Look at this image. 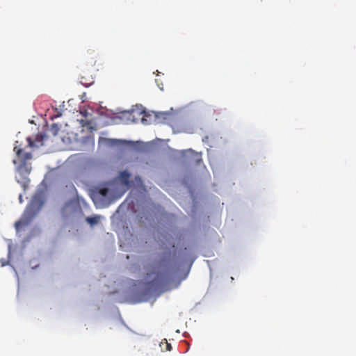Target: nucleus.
Here are the masks:
<instances>
[{
  "label": "nucleus",
  "mask_w": 356,
  "mask_h": 356,
  "mask_svg": "<svg viewBox=\"0 0 356 356\" xmlns=\"http://www.w3.org/2000/svg\"><path fill=\"white\" fill-rule=\"evenodd\" d=\"M130 174L127 171H123L120 174V179L121 181L126 186L129 185Z\"/></svg>",
  "instance_id": "obj_6"
},
{
  "label": "nucleus",
  "mask_w": 356,
  "mask_h": 356,
  "mask_svg": "<svg viewBox=\"0 0 356 356\" xmlns=\"http://www.w3.org/2000/svg\"><path fill=\"white\" fill-rule=\"evenodd\" d=\"M60 130V126L58 124L54 123L51 124L50 131L54 136H56Z\"/></svg>",
  "instance_id": "obj_10"
},
{
  "label": "nucleus",
  "mask_w": 356,
  "mask_h": 356,
  "mask_svg": "<svg viewBox=\"0 0 356 356\" xmlns=\"http://www.w3.org/2000/svg\"><path fill=\"white\" fill-rule=\"evenodd\" d=\"M183 155L186 157V161L189 163H195L198 165L202 162V154L196 152L193 149H187L183 152Z\"/></svg>",
  "instance_id": "obj_2"
},
{
  "label": "nucleus",
  "mask_w": 356,
  "mask_h": 356,
  "mask_svg": "<svg viewBox=\"0 0 356 356\" xmlns=\"http://www.w3.org/2000/svg\"><path fill=\"white\" fill-rule=\"evenodd\" d=\"M16 143H18V142L17 141ZM13 150L17 155L19 162L20 163V166L25 165L27 161L32 159L31 153L24 152V150L17 144H15Z\"/></svg>",
  "instance_id": "obj_3"
},
{
  "label": "nucleus",
  "mask_w": 356,
  "mask_h": 356,
  "mask_svg": "<svg viewBox=\"0 0 356 356\" xmlns=\"http://www.w3.org/2000/svg\"><path fill=\"white\" fill-rule=\"evenodd\" d=\"M109 192V190L108 188H102L99 190V194L102 197H106L108 193Z\"/></svg>",
  "instance_id": "obj_11"
},
{
  "label": "nucleus",
  "mask_w": 356,
  "mask_h": 356,
  "mask_svg": "<svg viewBox=\"0 0 356 356\" xmlns=\"http://www.w3.org/2000/svg\"><path fill=\"white\" fill-rule=\"evenodd\" d=\"M166 280V276L164 273L157 272L154 280L152 281V284H157Z\"/></svg>",
  "instance_id": "obj_5"
},
{
  "label": "nucleus",
  "mask_w": 356,
  "mask_h": 356,
  "mask_svg": "<svg viewBox=\"0 0 356 356\" xmlns=\"http://www.w3.org/2000/svg\"><path fill=\"white\" fill-rule=\"evenodd\" d=\"M13 163H14V164H16V163H17V161H16V160H14V161H13Z\"/></svg>",
  "instance_id": "obj_14"
},
{
  "label": "nucleus",
  "mask_w": 356,
  "mask_h": 356,
  "mask_svg": "<svg viewBox=\"0 0 356 356\" xmlns=\"http://www.w3.org/2000/svg\"><path fill=\"white\" fill-rule=\"evenodd\" d=\"M43 202L39 195H35L31 202L27 205L21 218L15 223L17 232L28 226L40 210Z\"/></svg>",
  "instance_id": "obj_1"
},
{
  "label": "nucleus",
  "mask_w": 356,
  "mask_h": 356,
  "mask_svg": "<svg viewBox=\"0 0 356 356\" xmlns=\"http://www.w3.org/2000/svg\"><path fill=\"white\" fill-rule=\"evenodd\" d=\"M126 143L124 140L118 139H107V143L111 146L120 145Z\"/></svg>",
  "instance_id": "obj_8"
},
{
  "label": "nucleus",
  "mask_w": 356,
  "mask_h": 356,
  "mask_svg": "<svg viewBox=\"0 0 356 356\" xmlns=\"http://www.w3.org/2000/svg\"><path fill=\"white\" fill-rule=\"evenodd\" d=\"M80 83L86 87H88L93 83L92 78L86 79L82 76L80 78Z\"/></svg>",
  "instance_id": "obj_9"
},
{
  "label": "nucleus",
  "mask_w": 356,
  "mask_h": 356,
  "mask_svg": "<svg viewBox=\"0 0 356 356\" xmlns=\"http://www.w3.org/2000/svg\"><path fill=\"white\" fill-rule=\"evenodd\" d=\"M166 241H168V243L169 244V245H170L172 247V248L174 249L175 244L173 243H172L171 241H169L168 238H166Z\"/></svg>",
  "instance_id": "obj_13"
},
{
  "label": "nucleus",
  "mask_w": 356,
  "mask_h": 356,
  "mask_svg": "<svg viewBox=\"0 0 356 356\" xmlns=\"http://www.w3.org/2000/svg\"><path fill=\"white\" fill-rule=\"evenodd\" d=\"M166 349L168 351H170L171 349H172V346H171V344L170 343H168L166 342Z\"/></svg>",
  "instance_id": "obj_12"
},
{
  "label": "nucleus",
  "mask_w": 356,
  "mask_h": 356,
  "mask_svg": "<svg viewBox=\"0 0 356 356\" xmlns=\"http://www.w3.org/2000/svg\"><path fill=\"white\" fill-rule=\"evenodd\" d=\"M100 220L99 216H93L90 217H88L86 218V221L91 225L94 226L95 225H97Z\"/></svg>",
  "instance_id": "obj_7"
},
{
  "label": "nucleus",
  "mask_w": 356,
  "mask_h": 356,
  "mask_svg": "<svg viewBox=\"0 0 356 356\" xmlns=\"http://www.w3.org/2000/svg\"><path fill=\"white\" fill-rule=\"evenodd\" d=\"M47 138L46 134H38L35 138V140L33 141L32 139L30 137L27 138V141L29 146L30 147L34 148V147H40L44 145V140Z\"/></svg>",
  "instance_id": "obj_4"
}]
</instances>
